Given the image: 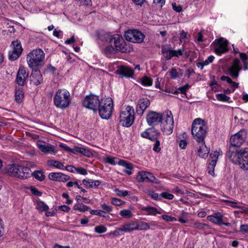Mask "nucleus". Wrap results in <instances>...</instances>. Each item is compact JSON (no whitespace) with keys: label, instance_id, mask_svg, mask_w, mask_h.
<instances>
[{"label":"nucleus","instance_id":"1","mask_svg":"<svg viewBox=\"0 0 248 248\" xmlns=\"http://www.w3.org/2000/svg\"><path fill=\"white\" fill-rule=\"evenodd\" d=\"M227 156L232 163L239 165L241 169H248V148L239 150L230 147Z\"/></svg>","mask_w":248,"mask_h":248},{"label":"nucleus","instance_id":"2","mask_svg":"<svg viewBox=\"0 0 248 248\" xmlns=\"http://www.w3.org/2000/svg\"><path fill=\"white\" fill-rule=\"evenodd\" d=\"M45 54L40 48L32 50L27 55V62L31 69H40L44 64Z\"/></svg>","mask_w":248,"mask_h":248},{"label":"nucleus","instance_id":"3","mask_svg":"<svg viewBox=\"0 0 248 248\" xmlns=\"http://www.w3.org/2000/svg\"><path fill=\"white\" fill-rule=\"evenodd\" d=\"M207 132V126L204 121L201 118L195 119L191 127V133L194 138L199 142L204 141Z\"/></svg>","mask_w":248,"mask_h":248},{"label":"nucleus","instance_id":"4","mask_svg":"<svg viewBox=\"0 0 248 248\" xmlns=\"http://www.w3.org/2000/svg\"><path fill=\"white\" fill-rule=\"evenodd\" d=\"M113 101L111 98H102L97 108V112L103 119L108 120L112 115Z\"/></svg>","mask_w":248,"mask_h":248},{"label":"nucleus","instance_id":"5","mask_svg":"<svg viewBox=\"0 0 248 248\" xmlns=\"http://www.w3.org/2000/svg\"><path fill=\"white\" fill-rule=\"evenodd\" d=\"M9 175L25 179L31 176V170L30 168L16 164H12L7 167Z\"/></svg>","mask_w":248,"mask_h":248},{"label":"nucleus","instance_id":"6","mask_svg":"<svg viewBox=\"0 0 248 248\" xmlns=\"http://www.w3.org/2000/svg\"><path fill=\"white\" fill-rule=\"evenodd\" d=\"M71 103V97L69 92L64 90H59L54 98V105L62 109L67 108Z\"/></svg>","mask_w":248,"mask_h":248},{"label":"nucleus","instance_id":"7","mask_svg":"<svg viewBox=\"0 0 248 248\" xmlns=\"http://www.w3.org/2000/svg\"><path fill=\"white\" fill-rule=\"evenodd\" d=\"M161 123V129L164 134L169 135L172 133L174 127L173 118L171 112L169 110L163 113Z\"/></svg>","mask_w":248,"mask_h":248},{"label":"nucleus","instance_id":"8","mask_svg":"<svg viewBox=\"0 0 248 248\" xmlns=\"http://www.w3.org/2000/svg\"><path fill=\"white\" fill-rule=\"evenodd\" d=\"M119 121L124 127H129L133 124L135 120L134 110L132 107L127 106L125 110L121 111Z\"/></svg>","mask_w":248,"mask_h":248},{"label":"nucleus","instance_id":"9","mask_svg":"<svg viewBox=\"0 0 248 248\" xmlns=\"http://www.w3.org/2000/svg\"><path fill=\"white\" fill-rule=\"evenodd\" d=\"M110 43H113L116 51L123 53H127L129 51L128 48L124 39L119 34H115L110 36L108 40Z\"/></svg>","mask_w":248,"mask_h":248},{"label":"nucleus","instance_id":"10","mask_svg":"<svg viewBox=\"0 0 248 248\" xmlns=\"http://www.w3.org/2000/svg\"><path fill=\"white\" fill-rule=\"evenodd\" d=\"M100 100L97 95L91 94L87 95L83 101V106L89 109H92L94 113L97 112V108Z\"/></svg>","mask_w":248,"mask_h":248},{"label":"nucleus","instance_id":"11","mask_svg":"<svg viewBox=\"0 0 248 248\" xmlns=\"http://www.w3.org/2000/svg\"><path fill=\"white\" fill-rule=\"evenodd\" d=\"M124 37L128 41L140 43L143 41L145 35L143 33L138 30H129L125 32Z\"/></svg>","mask_w":248,"mask_h":248},{"label":"nucleus","instance_id":"12","mask_svg":"<svg viewBox=\"0 0 248 248\" xmlns=\"http://www.w3.org/2000/svg\"><path fill=\"white\" fill-rule=\"evenodd\" d=\"M247 137V132L245 130L241 129L237 133L232 136L230 138L231 146L234 148L240 147L244 142Z\"/></svg>","mask_w":248,"mask_h":248},{"label":"nucleus","instance_id":"13","mask_svg":"<svg viewBox=\"0 0 248 248\" xmlns=\"http://www.w3.org/2000/svg\"><path fill=\"white\" fill-rule=\"evenodd\" d=\"M214 45L215 52L218 55L225 53L228 50V41L223 38L215 40Z\"/></svg>","mask_w":248,"mask_h":248},{"label":"nucleus","instance_id":"14","mask_svg":"<svg viewBox=\"0 0 248 248\" xmlns=\"http://www.w3.org/2000/svg\"><path fill=\"white\" fill-rule=\"evenodd\" d=\"M137 180L140 183L146 182L155 184L160 183V181L156 179L152 173L143 171L138 172Z\"/></svg>","mask_w":248,"mask_h":248},{"label":"nucleus","instance_id":"15","mask_svg":"<svg viewBox=\"0 0 248 248\" xmlns=\"http://www.w3.org/2000/svg\"><path fill=\"white\" fill-rule=\"evenodd\" d=\"M163 113L162 114L154 111H150L146 116L148 124L150 126H155L162 120Z\"/></svg>","mask_w":248,"mask_h":248},{"label":"nucleus","instance_id":"16","mask_svg":"<svg viewBox=\"0 0 248 248\" xmlns=\"http://www.w3.org/2000/svg\"><path fill=\"white\" fill-rule=\"evenodd\" d=\"M150 105V101L147 98H142L138 101L136 107V112L140 116H142Z\"/></svg>","mask_w":248,"mask_h":248},{"label":"nucleus","instance_id":"17","mask_svg":"<svg viewBox=\"0 0 248 248\" xmlns=\"http://www.w3.org/2000/svg\"><path fill=\"white\" fill-rule=\"evenodd\" d=\"M160 133L154 128H148L141 133L142 138L148 139L152 141L158 139Z\"/></svg>","mask_w":248,"mask_h":248},{"label":"nucleus","instance_id":"18","mask_svg":"<svg viewBox=\"0 0 248 248\" xmlns=\"http://www.w3.org/2000/svg\"><path fill=\"white\" fill-rule=\"evenodd\" d=\"M29 76L28 72L23 66H20L16 74V81L19 86H23L27 78Z\"/></svg>","mask_w":248,"mask_h":248},{"label":"nucleus","instance_id":"19","mask_svg":"<svg viewBox=\"0 0 248 248\" xmlns=\"http://www.w3.org/2000/svg\"><path fill=\"white\" fill-rule=\"evenodd\" d=\"M116 73L121 76L122 78H133L134 71L132 68L125 66H120L118 67Z\"/></svg>","mask_w":248,"mask_h":248},{"label":"nucleus","instance_id":"20","mask_svg":"<svg viewBox=\"0 0 248 248\" xmlns=\"http://www.w3.org/2000/svg\"><path fill=\"white\" fill-rule=\"evenodd\" d=\"M14 49L11 54H9V59L11 61L16 60L22 52V48L21 44L18 41H13Z\"/></svg>","mask_w":248,"mask_h":248},{"label":"nucleus","instance_id":"21","mask_svg":"<svg viewBox=\"0 0 248 248\" xmlns=\"http://www.w3.org/2000/svg\"><path fill=\"white\" fill-rule=\"evenodd\" d=\"M218 155L219 153L217 152H214V153H211L210 155L211 159L208 164L207 170L208 173L212 175L214 174V168L216 165Z\"/></svg>","mask_w":248,"mask_h":248},{"label":"nucleus","instance_id":"22","mask_svg":"<svg viewBox=\"0 0 248 248\" xmlns=\"http://www.w3.org/2000/svg\"><path fill=\"white\" fill-rule=\"evenodd\" d=\"M31 70L32 73L30 77V81L36 85L41 84L43 82V78L40 69Z\"/></svg>","mask_w":248,"mask_h":248},{"label":"nucleus","instance_id":"23","mask_svg":"<svg viewBox=\"0 0 248 248\" xmlns=\"http://www.w3.org/2000/svg\"><path fill=\"white\" fill-rule=\"evenodd\" d=\"M239 63L240 60L238 58H235L233 60L232 65L229 68L230 75L233 78H237L239 75V71L242 69V67L239 65Z\"/></svg>","mask_w":248,"mask_h":248},{"label":"nucleus","instance_id":"24","mask_svg":"<svg viewBox=\"0 0 248 248\" xmlns=\"http://www.w3.org/2000/svg\"><path fill=\"white\" fill-rule=\"evenodd\" d=\"M49 179L59 182H66L70 178V176L61 172H51L48 175Z\"/></svg>","mask_w":248,"mask_h":248},{"label":"nucleus","instance_id":"25","mask_svg":"<svg viewBox=\"0 0 248 248\" xmlns=\"http://www.w3.org/2000/svg\"><path fill=\"white\" fill-rule=\"evenodd\" d=\"M37 145L39 149L43 152L46 154H51L52 155H55V152H54V149L52 145L49 144H46V142L38 141L37 143Z\"/></svg>","mask_w":248,"mask_h":248},{"label":"nucleus","instance_id":"26","mask_svg":"<svg viewBox=\"0 0 248 248\" xmlns=\"http://www.w3.org/2000/svg\"><path fill=\"white\" fill-rule=\"evenodd\" d=\"M137 230V222H131L122 225L121 227L117 228L114 232V233L119 232H131Z\"/></svg>","mask_w":248,"mask_h":248},{"label":"nucleus","instance_id":"27","mask_svg":"<svg viewBox=\"0 0 248 248\" xmlns=\"http://www.w3.org/2000/svg\"><path fill=\"white\" fill-rule=\"evenodd\" d=\"M207 219L211 222L218 225L223 224V216L219 212L215 213L212 215L208 216Z\"/></svg>","mask_w":248,"mask_h":248},{"label":"nucleus","instance_id":"28","mask_svg":"<svg viewBox=\"0 0 248 248\" xmlns=\"http://www.w3.org/2000/svg\"><path fill=\"white\" fill-rule=\"evenodd\" d=\"M77 153H80L88 157L93 156V154L89 148L75 146L74 147L73 154H77Z\"/></svg>","mask_w":248,"mask_h":248},{"label":"nucleus","instance_id":"29","mask_svg":"<svg viewBox=\"0 0 248 248\" xmlns=\"http://www.w3.org/2000/svg\"><path fill=\"white\" fill-rule=\"evenodd\" d=\"M200 143H201V145L199 146L198 149L199 155L203 158H205L207 157L210 150L205 145L204 141L202 142H200Z\"/></svg>","mask_w":248,"mask_h":248},{"label":"nucleus","instance_id":"30","mask_svg":"<svg viewBox=\"0 0 248 248\" xmlns=\"http://www.w3.org/2000/svg\"><path fill=\"white\" fill-rule=\"evenodd\" d=\"M141 210L143 211H145V214L148 216H155L157 214H161L156 208L151 206L143 207L141 208Z\"/></svg>","mask_w":248,"mask_h":248},{"label":"nucleus","instance_id":"31","mask_svg":"<svg viewBox=\"0 0 248 248\" xmlns=\"http://www.w3.org/2000/svg\"><path fill=\"white\" fill-rule=\"evenodd\" d=\"M119 165L124 167L126 170L124 172L128 175L132 174L131 170L133 169V165L131 163H128L125 160H120L119 161L118 163Z\"/></svg>","mask_w":248,"mask_h":248},{"label":"nucleus","instance_id":"32","mask_svg":"<svg viewBox=\"0 0 248 248\" xmlns=\"http://www.w3.org/2000/svg\"><path fill=\"white\" fill-rule=\"evenodd\" d=\"M36 208L39 212L47 211L49 209L48 206L44 202L41 201L37 202Z\"/></svg>","mask_w":248,"mask_h":248},{"label":"nucleus","instance_id":"33","mask_svg":"<svg viewBox=\"0 0 248 248\" xmlns=\"http://www.w3.org/2000/svg\"><path fill=\"white\" fill-rule=\"evenodd\" d=\"M47 164L50 167H55L59 169H62L64 167L63 165L61 162L54 160H48Z\"/></svg>","mask_w":248,"mask_h":248},{"label":"nucleus","instance_id":"34","mask_svg":"<svg viewBox=\"0 0 248 248\" xmlns=\"http://www.w3.org/2000/svg\"><path fill=\"white\" fill-rule=\"evenodd\" d=\"M32 175L40 181L44 180L45 178V176L42 170L35 171L33 173H31Z\"/></svg>","mask_w":248,"mask_h":248},{"label":"nucleus","instance_id":"35","mask_svg":"<svg viewBox=\"0 0 248 248\" xmlns=\"http://www.w3.org/2000/svg\"><path fill=\"white\" fill-rule=\"evenodd\" d=\"M24 97V93L21 90H17L15 93V99L17 103H21Z\"/></svg>","mask_w":248,"mask_h":248},{"label":"nucleus","instance_id":"36","mask_svg":"<svg viewBox=\"0 0 248 248\" xmlns=\"http://www.w3.org/2000/svg\"><path fill=\"white\" fill-rule=\"evenodd\" d=\"M216 98L219 101L230 102V97L227 96L225 93H218L216 95Z\"/></svg>","mask_w":248,"mask_h":248},{"label":"nucleus","instance_id":"37","mask_svg":"<svg viewBox=\"0 0 248 248\" xmlns=\"http://www.w3.org/2000/svg\"><path fill=\"white\" fill-rule=\"evenodd\" d=\"M150 229L148 223L145 222H141L140 223L137 222V230H147Z\"/></svg>","mask_w":248,"mask_h":248},{"label":"nucleus","instance_id":"38","mask_svg":"<svg viewBox=\"0 0 248 248\" xmlns=\"http://www.w3.org/2000/svg\"><path fill=\"white\" fill-rule=\"evenodd\" d=\"M74 209L84 212L86 211H88L90 208L86 205L78 203L74 206Z\"/></svg>","mask_w":248,"mask_h":248},{"label":"nucleus","instance_id":"39","mask_svg":"<svg viewBox=\"0 0 248 248\" xmlns=\"http://www.w3.org/2000/svg\"><path fill=\"white\" fill-rule=\"evenodd\" d=\"M120 215L126 218H131L133 216V214L132 213V212L130 210L128 209H124L122 210L120 212Z\"/></svg>","mask_w":248,"mask_h":248},{"label":"nucleus","instance_id":"40","mask_svg":"<svg viewBox=\"0 0 248 248\" xmlns=\"http://www.w3.org/2000/svg\"><path fill=\"white\" fill-rule=\"evenodd\" d=\"M153 83L152 79L148 77H144L141 80V84L144 86H151Z\"/></svg>","mask_w":248,"mask_h":248},{"label":"nucleus","instance_id":"41","mask_svg":"<svg viewBox=\"0 0 248 248\" xmlns=\"http://www.w3.org/2000/svg\"><path fill=\"white\" fill-rule=\"evenodd\" d=\"M115 50H116L115 48L112 46H108L105 47V53L108 57H109V55L113 54Z\"/></svg>","mask_w":248,"mask_h":248},{"label":"nucleus","instance_id":"42","mask_svg":"<svg viewBox=\"0 0 248 248\" xmlns=\"http://www.w3.org/2000/svg\"><path fill=\"white\" fill-rule=\"evenodd\" d=\"M102 208L103 213H108L110 212L112 210V207L111 206L108 205L106 203H103L101 205Z\"/></svg>","mask_w":248,"mask_h":248},{"label":"nucleus","instance_id":"43","mask_svg":"<svg viewBox=\"0 0 248 248\" xmlns=\"http://www.w3.org/2000/svg\"><path fill=\"white\" fill-rule=\"evenodd\" d=\"M107 228L102 225L96 226L94 229V231L98 233H102L107 231Z\"/></svg>","mask_w":248,"mask_h":248},{"label":"nucleus","instance_id":"44","mask_svg":"<svg viewBox=\"0 0 248 248\" xmlns=\"http://www.w3.org/2000/svg\"><path fill=\"white\" fill-rule=\"evenodd\" d=\"M194 227L199 230L204 229L205 227H208V225L205 223L196 222L194 224Z\"/></svg>","mask_w":248,"mask_h":248},{"label":"nucleus","instance_id":"45","mask_svg":"<svg viewBox=\"0 0 248 248\" xmlns=\"http://www.w3.org/2000/svg\"><path fill=\"white\" fill-rule=\"evenodd\" d=\"M115 192L118 196L123 197L126 196L128 194V192L127 191H124L117 188L115 189Z\"/></svg>","mask_w":248,"mask_h":248},{"label":"nucleus","instance_id":"46","mask_svg":"<svg viewBox=\"0 0 248 248\" xmlns=\"http://www.w3.org/2000/svg\"><path fill=\"white\" fill-rule=\"evenodd\" d=\"M111 203L115 206H120L124 202L119 199L113 198L111 199Z\"/></svg>","mask_w":248,"mask_h":248},{"label":"nucleus","instance_id":"47","mask_svg":"<svg viewBox=\"0 0 248 248\" xmlns=\"http://www.w3.org/2000/svg\"><path fill=\"white\" fill-rule=\"evenodd\" d=\"M160 196L165 199L168 200H172L174 197L172 194L166 192L161 193Z\"/></svg>","mask_w":248,"mask_h":248},{"label":"nucleus","instance_id":"48","mask_svg":"<svg viewBox=\"0 0 248 248\" xmlns=\"http://www.w3.org/2000/svg\"><path fill=\"white\" fill-rule=\"evenodd\" d=\"M90 213L92 215H95L102 217H105V215H103L101 210H91Z\"/></svg>","mask_w":248,"mask_h":248},{"label":"nucleus","instance_id":"49","mask_svg":"<svg viewBox=\"0 0 248 248\" xmlns=\"http://www.w3.org/2000/svg\"><path fill=\"white\" fill-rule=\"evenodd\" d=\"M162 218L167 222H172L177 220L176 218L174 217H172L168 215H163L162 216Z\"/></svg>","mask_w":248,"mask_h":248},{"label":"nucleus","instance_id":"50","mask_svg":"<svg viewBox=\"0 0 248 248\" xmlns=\"http://www.w3.org/2000/svg\"><path fill=\"white\" fill-rule=\"evenodd\" d=\"M101 184V182L99 180H93V183H91L89 187L96 188Z\"/></svg>","mask_w":248,"mask_h":248},{"label":"nucleus","instance_id":"51","mask_svg":"<svg viewBox=\"0 0 248 248\" xmlns=\"http://www.w3.org/2000/svg\"><path fill=\"white\" fill-rule=\"evenodd\" d=\"M155 141L154 147L153 150L155 152L158 153L160 152L161 148H160V141L157 140H155Z\"/></svg>","mask_w":248,"mask_h":248},{"label":"nucleus","instance_id":"52","mask_svg":"<svg viewBox=\"0 0 248 248\" xmlns=\"http://www.w3.org/2000/svg\"><path fill=\"white\" fill-rule=\"evenodd\" d=\"M31 190L32 192V193L36 196H41L42 194V192L39 191L36 188L34 187H31Z\"/></svg>","mask_w":248,"mask_h":248},{"label":"nucleus","instance_id":"53","mask_svg":"<svg viewBox=\"0 0 248 248\" xmlns=\"http://www.w3.org/2000/svg\"><path fill=\"white\" fill-rule=\"evenodd\" d=\"M175 55H176V54H174L173 50L171 49V48L170 49V50L168 52V53L166 54L165 57L167 60H170L173 57L175 56Z\"/></svg>","mask_w":248,"mask_h":248},{"label":"nucleus","instance_id":"54","mask_svg":"<svg viewBox=\"0 0 248 248\" xmlns=\"http://www.w3.org/2000/svg\"><path fill=\"white\" fill-rule=\"evenodd\" d=\"M170 76L171 78H176L178 76V73L175 68L171 69V71H170Z\"/></svg>","mask_w":248,"mask_h":248},{"label":"nucleus","instance_id":"55","mask_svg":"<svg viewBox=\"0 0 248 248\" xmlns=\"http://www.w3.org/2000/svg\"><path fill=\"white\" fill-rule=\"evenodd\" d=\"M75 169L76 171L80 174L85 175L87 174V170L83 168H75Z\"/></svg>","mask_w":248,"mask_h":248},{"label":"nucleus","instance_id":"56","mask_svg":"<svg viewBox=\"0 0 248 248\" xmlns=\"http://www.w3.org/2000/svg\"><path fill=\"white\" fill-rule=\"evenodd\" d=\"M60 147L69 153H73L74 148L73 149L70 148L68 146L64 144H61L60 145Z\"/></svg>","mask_w":248,"mask_h":248},{"label":"nucleus","instance_id":"57","mask_svg":"<svg viewBox=\"0 0 248 248\" xmlns=\"http://www.w3.org/2000/svg\"><path fill=\"white\" fill-rule=\"evenodd\" d=\"M153 2L159 7H162L165 3V0H154Z\"/></svg>","mask_w":248,"mask_h":248},{"label":"nucleus","instance_id":"58","mask_svg":"<svg viewBox=\"0 0 248 248\" xmlns=\"http://www.w3.org/2000/svg\"><path fill=\"white\" fill-rule=\"evenodd\" d=\"M179 147L183 149H184L186 148L187 146V142L185 140H180L179 143Z\"/></svg>","mask_w":248,"mask_h":248},{"label":"nucleus","instance_id":"59","mask_svg":"<svg viewBox=\"0 0 248 248\" xmlns=\"http://www.w3.org/2000/svg\"><path fill=\"white\" fill-rule=\"evenodd\" d=\"M106 163L110 164L111 165H115V162L113 158L109 157V156L106 157L105 158Z\"/></svg>","mask_w":248,"mask_h":248},{"label":"nucleus","instance_id":"60","mask_svg":"<svg viewBox=\"0 0 248 248\" xmlns=\"http://www.w3.org/2000/svg\"><path fill=\"white\" fill-rule=\"evenodd\" d=\"M173 9L177 12H180L182 10V7L180 5L177 6L175 3L172 4Z\"/></svg>","mask_w":248,"mask_h":248},{"label":"nucleus","instance_id":"61","mask_svg":"<svg viewBox=\"0 0 248 248\" xmlns=\"http://www.w3.org/2000/svg\"><path fill=\"white\" fill-rule=\"evenodd\" d=\"M240 230L243 232H248V224H243L240 227Z\"/></svg>","mask_w":248,"mask_h":248},{"label":"nucleus","instance_id":"62","mask_svg":"<svg viewBox=\"0 0 248 248\" xmlns=\"http://www.w3.org/2000/svg\"><path fill=\"white\" fill-rule=\"evenodd\" d=\"M149 195L152 198L155 200L160 199L159 198V195L157 193H155L154 192H149Z\"/></svg>","mask_w":248,"mask_h":248},{"label":"nucleus","instance_id":"63","mask_svg":"<svg viewBox=\"0 0 248 248\" xmlns=\"http://www.w3.org/2000/svg\"><path fill=\"white\" fill-rule=\"evenodd\" d=\"M59 209H60L62 211H64V212H68V211H69V210L70 209L69 207H68V206L65 205H63L59 206Z\"/></svg>","mask_w":248,"mask_h":248},{"label":"nucleus","instance_id":"64","mask_svg":"<svg viewBox=\"0 0 248 248\" xmlns=\"http://www.w3.org/2000/svg\"><path fill=\"white\" fill-rule=\"evenodd\" d=\"M171 48L170 46H161V51L163 54L167 53L168 52Z\"/></svg>","mask_w":248,"mask_h":248}]
</instances>
